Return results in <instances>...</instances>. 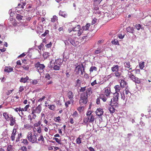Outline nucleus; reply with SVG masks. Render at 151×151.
I'll use <instances>...</instances> for the list:
<instances>
[{
  "mask_svg": "<svg viewBox=\"0 0 151 151\" xmlns=\"http://www.w3.org/2000/svg\"><path fill=\"white\" fill-rule=\"evenodd\" d=\"M37 134H35L30 131L28 133L27 137L28 140L32 143H37Z\"/></svg>",
  "mask_w": 151,
  "mask_h": 151,
  "instance_id": "1",
  "label": "nucleus"
},
{
  "mask_svg": "<svg viewBox=\"0 0 151 151\" xmlns=\"http://www.w3.org/2000/svg\"><path fill=\"white\" fill-rule=\"evenodd\" d=\"M133 70L128 71V77L130 78L131 80L135 83L139 84L141 82V79L135 76L132 73Z\"/></svg>",
  "mask_w": 151,
  "mask_h": 151,
  "instance_id": "2",
  "label": "nucleus"
},
{
  "mask_svg": "<svg viewBox=\"0 0 151 151\" xmlns=\"http://www.w3.org/2000/svg\"><path fill=\"white\" fill-rule=\"evenodd\" d=\"M88 96L86 93H82L81 94L79 100L80 104L81 105L86 104L88 101Z\"/></svg>",
  "mask_w": 151,
  "mask_h": 151,
  "instance_id": "3",
  "label": "nucleus"
},
{
  "mask_svg": "<svg viewBox=\"0 0 151 151\" xmlns=\"http://www.w3.org/2000/svg\"><path fill=\"white\" fill-rule=\"evenodd\" d=\"M35 67L37 71L40 73H43L45 68V66L43 64H41L39 62H37L35 64Z\"/></svg>",
  "mask_w": 151,
  "mask_h": 151,
  "instance_id": "4",
  "label": "nucleus"
},
{
  "mask_svg": "<svg viewBox=\"0 0 151 151\" xmlns=\"http://www.w3.org/2000/svg\"><path fill=\"white\" fill-rule=\"evenodd\" d=\"M76 73L77 74H79L80 71H81V74L83 75L84 73H85V69L83 65L82 64H79L75 68Z\"/></svg>",
  "mask_w": 151,
  "mask_h": 151,
  "instance_id": "5",
  "label": "nucleus"
},
{
  "mask_svg": "<svg viewBox=\"0 0 151 151\" xmlns=\"http://www.w3.org/2000/svg\"><path fill=\"white\" fill-rule=\"evenodd\" d=\"M95 120L94 116L93 115H90L87 117H86L84 118L83 122L85 124H88V122L92 123Z\"/></svg>",
  "mask_w": 151,
  "mask_h": 151,
  "instance_id": "6",
  "label": "nucleus"
},
{
  "mask_svg": "<svg viewBox=\"0 0 151 151\" xmlns=\"http://www.w3.org/2000/svg\"><path fill=\"white\" fill-rule=\"evenodd\" d=\"M96 115L100 119H102V116L103 115L104 111L101 108L97 109L95 111Z\"/></svg>",
  "mask_w": 151,
  "mask_h": 151,
  "instance_id": "7",
  "label": "nucleus"
},
{
  "mask_svg": "<svg viewBox=\"0 0 151 151\" xmlns=\"http://www.w3.org/2000/svg\"><path fill=\"white\" fill-rule=\"evenodd\" d=\"M42 110V107L41 104L39 105L35 109H33L32 111V113H36L39 114L40 113Z\"/></svg>",
  "mask_w": 151,
  "mask_h": 151,
  "instance_id": "8",
  "label": "nucleus"
},
{
  "mask_svg": "<svg viewBox=\"0 0 151 151\" xmlns=\"http://www.w3.org/2000/svg\"><path fill=\"white\" fill-rule=\"evenodd\" d=\"M145 20L144 24L146 26H149L151 24V16H150L145 17Z\"/></svg>",
  "mask_w": 151,
  "mask_h": 151,
  "instance_id": "9",
  "label": "nucleus"
},
{
  "mask_svg": "<svg viewBox=\"0 0 151 151\" xmlns=\"http://www.w3.org/2000/svg\"><path fill=\"white\" fill-rule=\"evenodd\" d=\"M111 93L110 88L109 87H106L104 88L103 93L104 95L106 96L110 97V95Z\"/></svg>",
  "mask_w": 151,
  "mask_h": 151,
  "instance_id": "10",
  "label": "nucleus"
},
{
  "mask_svg": "<svg viewBox=\"0 0 151 151\" xmlns=\"http://www.w3.org/2000/svg\"><path fill=\"white\" fill-rule=\"evenodd\" d=\"M9 120L10 122L9 124L10 126H13L16 123L15 118L13 116L10 115Z\"/></svg>",
  "mask_w": 151,
  "mask_h": 151,
  "instance_id": "11",
  "label": "nucleus"
},
{
  "mask_svg": "<svg viewBox=\"0 0 151 151\" xmlns=\"http://www.w3.org/2000/svg\"><path fill=\"white\" fill-rule=\"evenodd\" d=\"M88 33V32H86L82 28L81 29H80V28L78 31V35L80 36L81 35H86Z\"/></svg>",
  "mask_w": 151,
  "mask_h": 151,
  "instance_id": "12",
  "label": "nucleus"
},
{
  "mask_svg": "<svg viewBox=\"0 0 151 151\" xmlns=\"http://www.w3.org/2000/svg\"><path fill=\"white\" fill-rule=\"evenodd\" d=\"M118 100L114 98H113L112 99H111L110 101V104L111 106H116L118 104Z\"/></svg>",
  "mask_w": 151,
  "mask_h": 151,
  "instance_id": "13",
  "label": "nucleus"
},
{
  "mask_svg": "<svg viewBox=\"0 0 151 151\" xmlns=\"http://www.w3.org/2000/svg\"><path fill=\"white\" fill-rule=\"evenodd\" d=\"M119 66L118 65H114L111 68V70L114 73L119 71Z\"/></svg>",
  "mask_w": 151,
  "mask_h": 151,
  "instance_id": "14",
  "label": "nucleus"
},
{
  "mask_svg": "<svg viewBox=\"0 0 151 151\" xmlns=\"http://www.w3.org/2000/svg\"><path fill=\"white\" fill-rule=\"evenodd\" d=\"M67 96L68 99L70 101L73 100L74 95L72 91H69L68 93Z\"/></svg>",
  "mask_w": 151,
  "mask_h": 151,
  "instance_id": "15",
  "label": "nucleus"
},
{
  "mask_svg": "<svg viewBox=\"0 0 151 151\" xmlns=\"http://www.w3.org/2000/svg\"><path fill=\"white\" fill-rule=\"evenodd\" d=\"M86 92H84L83 93H86V94L87 95V96H88V95L89 96L91 95L92 93V88L91 87H89L87 89H86Z\"/></svg>",
  "mask_w": 151,
  "mask_h": 151,
  "instance_id": "16",
  "label": "nucleus"
},
{
  "mask_svg": "<svg viewBox=\"0 0 151 151\" xmlns=\"http://www.w3.org/2000/svg\"><path fill=\"white\" fill-rule=\"evenodd\" d=\"M109 98H110V97H107L106 95L104 94H101L99 96L100 99H102V100L104 102L106 101L107 99Z\"/></svg>",
  "mask_w": 151,
  "mask_h": 151,
  "instance_id": "17",
  "label": "nucleus"
},
{
  "mask_svg": "<svg viewBox=\"0 0 151 151\" xmlns=\"http://www.w3.org/2000/svg\"><path fill=\"white\" fill-rule=\"evenodd\" d=\"M124 65L125 68H129V70H132V68L130 65V63L129 61H125L124 63Z\"/></svg>",
  "mask_w": 151,
  "mask_h": 151,
  "instance_id": "18",
  "label": "nucleus"
},
{
  "mask_svg": "<svg viewBox=\"0 0 151 151\" xmlns=\"http://www.w3.org/2000/svg\"><path fill=\"white\" fill-rule=\"evenodd\" d=\"M41 120H42V122L45 124V125H43V124H41V126L42 127H45V126H46L47 125H48V121L45 118V117H44V118L42 119V118H41Z\"/></svg>",
  "mask_w": 151,
  "mask_h": 151,
  "instance_id": "19",
  "label": "nucleus"
},
{
  "mask_svg": "<svg viewBox=\"0 0 151 151\" xmlns=\"http://www.w3.org/2000/svg\"><path fill=\"white\" fill-rule=\"evenodd\" d=\"M59 15L64 18H66L67 17L68 14L65 11H63L61 10H60L59 11Z\"/></svg>",
  "mask_w": 151,
  "mask_h": 151,
  "instance_id": "20",
  "label": "nucleus"
},
{
  "mask_svg": "<svg viewBox=\"0 0 151 151\" xmlns=\"http://www.w3.org/2000/svg\"><path fill=\"white\" fill-rule=\"evenodd\" d=\"M127 83L123 79H122L120 82L121 87L123 88L125 87Z\"/></svg>",
  "mask_w": 151,
  "mask_h": 151,
  "instance_id": "21",
  "label": "nucleus"
},
{
  "mask_svg": "<svg viewBox=\"0 0 151 151\" xmlns=\"http://www.w3.org/2000/svg\"><path fill=\"white\" fill-rule=\"evenodd\" d=\"M113 74L118 79L120 78L122 76V73L119 71L114 73Z\"/></svg>",
  "mask_w": 151,
  "mask_h": 151,
  "instance_id": "22",
  "label": "nucleus"
},
{
  "mask_svg": "<svg viewBox=\"0 0 151 151\" xmlns=\"http://www.w3.org/2000/svg\"><path fill=\"white\" fill-rule=\"evenodd\" d=\"M90 26V24H87L85 26H83L82 28L86 32H88V29Z\"/></svg>",
  "mask_w": 151,
  "mask_h": 151,
  "instance_id": "23",
  "label": "nucleus"
},
{
  "mask_svg": "<svg viewBox=\"0 0 151 151\" xmlns=\"http://www.w3.org/2000/svg\"><path fill=\"white\" fill-rule=\"evenodd\" d=\"M29 79V77L28 76H27L25 78H21L20 81L21 82H22L25 83L27 82Z\"/></svg>",
  "mask_w": 151,
  "mask_h": 151,
  "instance_id": "24",
  "label": "nucleus"
},
{
  "mask_svg": "<svg viewBox=\"0 0 151 151\" xmlns=\"http://www.w3.org/2000/svg\"><path fill=\"white\" fill-rule=\"evenodd\" d=\"M13 70V69L11 67H5L4 71L5 72H6L8 73H9L11 72Z\"/></svg>",
  "mask_w": 151,
  "mask_h": 151,
  "instance_id": "25",
  "label": "nucleus"
},
{
  "mask_svg": "<svg viewBox=\"0 0 151 151\" xmlns=\"http://www.w3.org/2000/svg\"><path fill=\"white\" fill-rule=\"evenodd\" d=\"M26 4L25 2H22V4L19 3L18 4V7L19 8H22V9L24 8V6Z\"/></svg>",
  "mask_w": 151,
  "mask_h": 151,
  "instance_id": "26",
  "label": "nucleus"
},
{
  "mask_svg": "<svg viewBox=\"0 0 151 151\" xmlns=\"http://www.w3.org/2000/svg\"><path fill=\"white\" fill-rule=\"evenodd\" d=\"M134 28L133 27H131L129 26L126 28V30L127 32L131 33H133Z\"/></svg>",
  "mask_w": 151,
  "mask_h": 151,
  "instance_id": "27",
  "label": "nucleus"
},
{
  "mask_svg": "<svg viewBox=\"0 0 151 151\" xmlns=\"http://www.w3.org/2000/svg\"><path fill=\"white\" fill-rule=\"evenodd\" d=\"M3 115L6 121H9V119L10 117V116L6 112L3 113Z\"/></svg>",
  "mask_w": 151,
  "mask_h": 151,
  "instance_id": "28",
  "label": "nucleus"
},
{
  "mask_svg": "<svg viewBox=\"0 0 151 151\" xmlns=\"http://www.w3.org/2000/svg\"><path fill=\"white\" fill-rule=\"evenodd\" d=\"M58 17L56 15H54L51 18V21L52 22H54L58 20Z\"/></svg>",
  "mask_w": 151,
  "mask_h": 151,
  "instance_id": "29",
  "label": "nucleus"
},
{
  "mask_svg": "<svg viewBox=\"0 0 151 151\" xmlns=\"http://www.w3.org/2000/svg\"><path fill=\"white\" fill-rule=\"evenodd\" d=\"M6 151H13V149L12 145H9L6 149Z\"/></svg>",
  "mask_w": 151,
  "mask_h": 151,
  "instance_id": "30",
  "label": "nucleus"
},
{
  "mask_svg": "<svg viewBox=\"0 0 151 151\" xmlns=\"http://www.w3.org/2000/svg\"><path fill=\"white\" fill-rule=\"evenodd\" d=\"M37 140L39 141H41L42 143H44L45 142V140L42 134L40 135V137L38 138Z\"/></svg>",
  "mask_w": 151,
  "mask_h": 151,
  "instance_id": "31",
  "label": "nucleus"
},
{
  "mask_svg": "<svg viewBox=\"0 0 151 151\" xmlns=\"http://www.w3.org/2000/svg\"><path fill=\"white\" fill-rule=\"evenodd\" d=\"M68 41L72 44L73 46L76 47V45L75 43L74 40L71 38H69L68 39Z\"/></svg>",
  "mask_w": 151,
  "mask_h": 151,
  "instance_id": "32",
  "label": "nucleus"
},
{
  "mask_svg": "<svg viewBox=\"0 0 151 151\" xmlns=\"http://www.w3.org/2000/svg\"><path fill=\"white\" fill-rule=\"evenodd\" d=\"M63 59H64L65 60H66L69 58L68 53L65 52L63 53Z\"/></svg>",
  "mask_w": 151,
  "mask_h": 151,
  "instance_id": "33",
  "label": "nucleus"
},
{
  "mask_svg": "<svg viewBox=\"0 0 151 151\" xmlns=\"http://www.w3.org/2000/svg\"><path fill=\"white\" fill-rule=\"evenodd\" d=\"M48 108L49 109L54 111L55 109V106L54 105H48Z\"/></svg>",
  "mask_w": 151,
  "mask_h": 151,
  "instance_id": "34",
  "label": "nucleus"
},
{
  "mask_svg": "<svg viewBox=\"0 0 151 151\" xmlns=\"http://www.w3.org/2000/svg\"><path fill=\"white\" fill-rule=\"evenodd\" d=\"M80 25H77L76 27H73V32L78 31L79 29H80Z\"/></svg>",
  "mask_w": 151,
  "mask_h": 151,
  "instance_id": "35",
  "label": "nucleus"
},
{
  "mask_svg": "<svg viewBox=\"0 0 151 151\" xmlns=\"http://www.w3.org/2000/svg\"><path fill=\"white\" fill-rule=\"evenodd\" d=\"M114 88L116 91L115 92L118 93L120 91V90L121 88L119 85H116L114 86Z\"/></svg>",
  "mask_w": 151,
  "mask_h": 151,
  "instance_id": "36",
  "label": "nucleus"
},
{
  "mask_svg": "<svg viewBox=\"0 0 151 151\" xmlns=\"http://www.w3.org/2000/svg\"><path fill=\"white\" fill-rule=\"evenodd\" d=\"M108 109L111 114H113L115 112V109L112 106L109 107Z\"/></svg>",
  "mask_w": 151,
  "mask_h": 151,
  "instance_id": "37",
  "label": "nucleus"
},
{
  "mask_svg": "<svg viewBox=\"0 0 151 151\" xmlns=\"http://www.w3.org/2000/svg\"><path fill=\"white\" fill-rule=\"evenodd\" d=\"M50 55V53L48 52H45L43 54V57L45 59H47Z\"/></svg>",
  "mask_w": 151,
  "mask_h": 151,
  "instance_id": "38",
  "label": "nucleus"
},
{
  "mask_svg": "<svg viewBox=\"0 0 151 151\" xmlns=\"http://www.w3.org/2000/svg\"><path fill=\"white\" fill-rule=\"evenodd\" d=\"M81 136H79L76 139V143L77 144H80L82 142L81 138L80 137Z\"/></svg>",
  "mask_w": 151,
  "mask_h": 151,
  "instance_id": "39",
  "label": "nucleus"
},
{
  "mask_svg": "<svg viewBox=\"0 0 151 151\" xmlns=\"http://www.w3.org/2000/svg\"><path fill=\"white\" fill-rule=\"evenodd\" d=\"M89 70L91 73L93 72V70L97 71V68L95 66H92L90 68Z\"/></svg>",
  "mask_w": 151,
  "mask_h": 151,
  "instance_id": "40",
  "label": "nucleus"
},
{
  "mask_svg": "<svg viewBox=\"0 0 151 151\" xmlns=\"http://www.w3.org/2000/svg\"><path fill=\"white\" fill-rule=\"evenodd\" d=\"M135 27L137 30H139L141 28L144 29L143 28H142L141 25L140 24H137L135 25Z\"/></svg>",
  "mask_w": 151,
  "mask_h": 151,
  "instance_id": "41",
  "label": "nucleus"
},
{
  "mask_svg": "<svg viewBox=\"0 0 151 151\" xmlns=\"http://www.w3.org/2000/svg\"><path fill=\"white\" fill-rule=\"evenodd\" d=\"M23 16L19 14H17L16 18L18 20H21L22 19Z\"/></svg>",
  "mask_w": 151,
  "mask_h": 151,
  "instance_id": "42",
  "label": "nucleus"
},
{
  "mask_svg": "<svg viewBox=\"0 0 151 151\" xmlns=\"http://www.w3.org/2000/svg\"><path fill=\"white\" fill-rule=\"evenodd\" d=\"M145 63L144 62H140L139 64V67L140 69H142L144 68Z\"/></svg>",
  "mask_w": 151,
  "mask_h": 151,
  "instance_id": "43",
  "label": "nucleus"
},
{
  "mask_svg": "<svg viewBox=\"0 0 151 151\" xmlns=\"http://www.w3.org/2000/svg\"><path fill=\"white\" fill-rule=\"evenodd\" d=\"M123 93L124 94L125 93L127 96L128 95L129 93H130L129 91L127 88H126V89L123 91Z\"/></svg>",
  "mask_w": 151,
  "mask_h": 151,
  "instance_id": "44",
  "label": "nucleus"
},
{
  "mask_svg": "<svg viewBox=\"0 0 151 151\" xmlns=\"http://www.w3.org/2000/svg\"><path fill=\"white\" fill-rule=\"evenodd\" d=\"M119 93L117 92L115 93L114 94L113 98L118 100L119 97Z\"/></svg>",
  "mask_w": 151,
  "mask_h": 151,
  "instance_id": "45",
  "label": "nucleus"
},
{
  "mask_svg": "<svg viewBox=\"0 0 151 151\" xmlns=\"http://www.w3.org/2000/svg\"><path fill=\"white\" fill-rule=\"evenodd\" d=\"M41 124V121L39 120L37 122L35 123L34 124V127H38Z\"/></svg>",
  "mask_w": 151,
  "mask_h": 151,
  "instance_id": "46",
  "label": "nucleus"
},
{
  "mask_svg": "<svg viewBox=\"0 0 151 151\" xmlns=\"http://www.w3.org/2000/svg\"><path fill=\"white\" fill-rule=\"evenodd\" d=\"M22 136V134L20 133L19 134H18V136L17 137L16 139V142H18L19 141V139L21 138V137Z\"/></svg>",
  "mask_w": 151,
  "mask_h": 151,
  "instance_id": "47",
  "label": "nucleus"
},
{
  "mask_svg": "<svg viewBox=\"0 0 151 151\" xmlns=\"http://www.w3.org/2000/svg\"><path fill=\"white\" fill-rule=\"evenodd\" d=\"M22 67L26 70H28L29 68V67L28 65H24L22 66Z\"/></svg>",
  "mask_w": 151,
  "mask_h": 151,
  "instance_id": "48",
  "label": "nucleus"
},
{
  "mask_svg": "<svg viewBox=\"0 0 151 151\" xmlns=\"http://www.w3.org/2000/svg\"><path fill=\"white\" fill-rule=\"evenodd\" d=\"M16 134L12 133L11 136V140L14 141L15 140V136Z\"/></svg>",
  "mask_w": 151,
  "mask_h": 151,
  "instance_id": "49",
  "label": "nucleus"
},
{
  "mask_svg": "<svg viewBox=\"0 0 151 151\" xmlns=\"http://www.w3.org/2000/svg\"><path fill=\"white\" fill-rule=\"evenodd\" d=\"M111 43L114 45H119V41L117 40H114L111 41Z\"/></svg>",
  "mask_w": 151,
  "mask_h": 151,
  "instance_id": "50",
  "label": "nucleus"
},
{
  "mask_svg": "<svg viewBox=\"0 0 151 151\" xmlns=\"http://www.w3.org/2000/svg\"><path fill=\"white\" fill-rule=\"evenodd\" d=\"M71 101L70 100L68 101L65 103V105L66 108L68 107V105L71 104Z\"/></svg>",
  "mask_w": 151,
  "mask_h": 151,
  "instance_id": "51",
  "label": "nucleus"
},
{
  "mask_svg": "<svg viewBox=\"0 0 151 151\" xmlns=\"http://www.w3.org/2000/svg\"><path fill=\"white\" fill-rule=\"evenodd\" d=\"M53 140H55L56 142L59 144H61L60 140L58 138L54 137L53 138Z\"/></svg>",
  "mask_w": 151,
  "mask_h": 151,
  "instance_id": "52",
  "label": "nucleus"
},
{
  "mask_svg": "<svg viewBox=\"0 0 151 151\" xmlns=\"http://www.w3.org/2000/svg\"><path fill=\"white\" fill-rule=\"evenodd\" d=\"M86 86H85L83 87H81L79 90L80 92H84L86 89Z\"/></svg>",
  "mask_w": 151,
  "mask_h": 151,
  "instance_id": "53",
  "label": "nucleus"
},
{
  "mask_svg": "<svg viewBox=\"0 0 151 151\" xmlns=\"http://www.w3.org/2000/svg\"><path fill=\"white\" fill-rule=\"evenodd\" d=\"M101 52V48H98L97 49V50H96L95 51V53L98 54H99V53Z\"/></svg>",
  "mask_w": 151,
  "mask_h": 151,
  "instance_id": "54",
  "label": "nucleus"
},
{
  "mask_svg": "<svg viewBox=\"0 0 151 151\" xmlns=\"http://www.w3.org/2000/svg\"><path fill=\"white\" fill-rule=\"evenodd\" d=\"M60 117L59 116H58L56 118H55L54 119L56 122H60Z\"/></svg>",
  "mask_w": 151,
  "mask_h": 151,
  "instance_id": "55",
  "label": "nucleus"
},
{
  "mask_svg": "<svg viewBox=\"0 0 151 151\" xmlns=\"http://www.w3.org/2000/svg\"><path fill=\"white\" fill-rule=\"evenodd\" d=\"M92 111H88L86 113L87 117L93 115L92 114Z\"/></svg>",
  "mask_w": 151,
  "mask_h": 151,
  "instance_id": "56",
  "label": "nucleus"
},
{
  "mask_svg": "<svg viewBox=\"0 0 151 151\" xmlns=\"http://www.w3.org/2000/svg\"><path fill=\"white\" fill-rule=\"evenodd\" d=\"M22 142L26 145H27L29 143V142L27 139H23Z\"/></svg>",
  "mask_w": 151,
  "mask_h": 151,
  "instance_id": "57",
  "label": "nucleus"
},
{
  "mask_svg": "<svg viewBox=\"0 0 151 151\" xmlns=\"http://www.w3.org/2000/svg\"><path fill=\"white\" fill-rule=\"evenodd\" d=\"M53 68V69L55 70H59L60 69V67L57 65H55L54 66Z\"/></svg>",
  "mask_w": 151,
  "mask_h": 151,
  "instance_id": "58",
  "label": "nucleus"
},
{
  "mask_svg": "<svg viewBox=\"0 0 151 151\" xmlns=\"http://www.w3.org/2000/svg\"><path fill=\"white\" fill-rule=\"evenodd\" d=\"M49 32L48 30H47L45 31V32L41 35L42 37H45Z\"/></svg>",
  "mask_w": 151,
  "mask_h": 151,
  "instance_id": "59",
  "label": "nucleus"
},
{
  "mask_svg": "<svg viewBox=\"0 0 151 151\" xmlns=\"http://www.w3.org/2000/svg\"><path fill=\"white\" fill-rule=\"evenodd\" d=\"M99 82L98 83H97L96 81V80H95L93 82L91 83V85L92 86H93L95 84L99 83Z\"/></svg>",
  "mask_w": 151,
  "mask_h": 151,
  "instance_id": "60",
  "label": "nucleus"
},
{
  "mask_svg": "<svg viewBox=\"0 0 151 151\" xmlns=\"http://www.w3.org/2000/svg\"><path fill=\"white\" fill-rule=\"evenodd\" d=\"M45 78L47 79L48 80L50 79L51 77L49 73H46L45 76Z\"/></svg>",
  "mask_w": 151,
  "mask_h": 151,
  "instance_id": "61",
  "label": "nucleus"
},
{
  "mask_svg": "<svg viewBox=\"0 0 151 151\" xmlns=\"http://www.w3.org/2000/svg\"><path fill=\"white\" fill-rule=\"evenodd\" d=\"M37 81L36 80H32V81H31V83H32L33 84H37Z\"/></svg>",
  "mask_w": 151,
  "mask_h": 151,
  "instance_id": "62",
  "label": "nucleus"
},
{
  "mask_svg": "<svg viewBox=\"0 0 151 151\" xmlns=\"http://www.w3.org/2000/svg\"><path fill=\"white\" fill-rule=\"evenodd\" d=\"M72 116L74 117H76L78 116V114L77 111H75L72 114Z\"/></svg>",
  "mask_w": 151,
  "mask_h": 151,
  "instance_id": "63",
  "label": "nucleus"
},
{
  "mask_svg": "<svg viewBox=\"0 0 151 151\" xmlns=\"http://www.w3.org/2000/svg\"><path fill=\"white\" fill-rule=\"evenodd\" d=\"M21 151H27V148L26 147L23 146L21 148Z\"/></svg>",
  "mask_w": 151,
  "mask_h": 151,
  "instance_id": "64",
  "label": "nucleus"
}]
</instances>
